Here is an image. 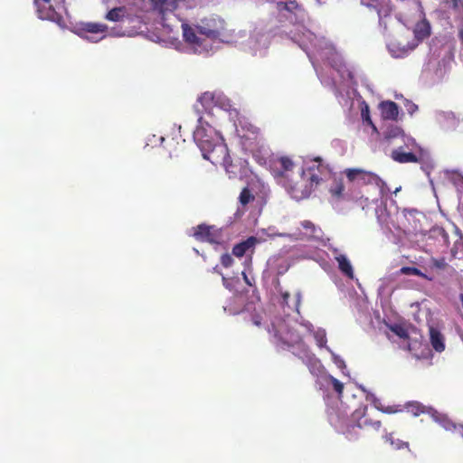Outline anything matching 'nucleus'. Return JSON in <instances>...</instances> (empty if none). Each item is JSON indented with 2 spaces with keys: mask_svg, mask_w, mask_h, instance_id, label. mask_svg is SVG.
Masks as SVG:
<instances>
[{
  "mask_svg": "<svg viewBox=\"0 0 463 463\" xmlns=\"http://www.w3.org/2000/svg\"><path fill=\"white\" fill-rule=\"evenodd\" d=\"M252 323L258 327L264 323L273 343L278 345L295 346L302 344L300 334L279 317H275L268 323L264 316L256 314L252 317Z\"/></svg>",
  "mask_w": 463,
  "mask_h": 463,
  "instance_id": "obj_1",
  "label": "nucleus"
},
{
  "mask_svg": "<svg viewBox=\"0 0 463 463\" xmlns=\"http://www.w3.org/2000/svg\"><path fill=\"white\" fill-rule=\"evenodd\" d=\"M196 29L200 34L213 41L229 43L232 38V33L228 29L226 22L219 16L203 18L196 24Z\"/></svg>",
  "mask_w": 463,
  "mask_h": 463,
  "instance_id": "obj_2",
  "label": "nucleus"
},
{
  "mask_svg": "<svg viewBox=\"0 0 463 463\" xmlns=\"http://www.w3.org/2000/svg\"><path fill=\"white\" fill-rule=\"evenodd\" d=\"M197 122L194 139L202 151L203 158L209 160L210 156L215 154V148L224 143L218 140L215 130L203 120V116H199Z\"/></svg>",
  "mask_w": 463,
  "mask_h": 463,
  "instance_id": "obj_3",
  "label": "nucleus"
},
{
  "mask_svg": "<svg viewBox=\"0 0 463 463\" xmlns=\"http://www.w3.org/2000/svg\"><path fill=\"white\" fill-rule=\"evenodd\" d=\"M209 161L213 165H222L231 179L241 178L243 175V162L240 158L232 159L226 144L218 146L215 154L210 156Z\"/></svg>",
  "mask_w": 463,
  "mask_h": 463,
  "instance_id": "obj_4",
  "label": "nucleus"
},
{
  "mask_svg": "<svg viewBox=\"0 0 463 463\" xmlns=\"http://www.w3.org/2000/svg\"><path fill=\"white\" fill-rule=\"evenodd\" d=\"M177 7V0H157L153 5L154 11L160 17L162 25L167 28L168 32H173L181 22L175 14Z\"/></svg>",
  "mask_w": 463,
  "mask_h": 463,
  "instance_id": "obj_5",
  "label": "nucleus"
},
{
  "mask_svg": "<svg viewBox=\"0 0 463 463\" xmlns=\"http://www.w3.org/2000/svg\"><path fill=\"white\" fill-rule=\"evenodd\" d=\"M243 148L252 154L260 152L263 146V137L260 129L255 126L249 125L247 132L241 136Z\"/></svg>",
  "mask_w": 463,
  "mask_h": 463,
  "instance_id": "obj_6",
  "label": "nucleus"
},
{
  "mask_svg": "<svg viewBox=\"0 0 463 463\" xmlns=\"http://www.w3.org/2000/svg\"><path fill=\"white\" fill-rule=\"evenodd\" d=\"M180 23L184 42L189 44L195 52L202 53L207 52L208 50L203 45V40L196 33V32H198L196 26L193 27L184 22Z\"/></svg>",
  "mask_w": 463,
  "mask_h": 463,
  "instance_id": "obj_7",
  "label": "nucleus"
},
{
  "mask_svg": "<svg viewBox=\"0 0 463 463\" xmlns=\"http://www.w3.org/2000/svg\"><path fill=\"white\" fill-rule=\"evenodd\" d=\"M194 238L203 242H209L212 244L220 243L221 234L217 229L213 226H208L205 224H200L196 227L194 233Z\"/></svg>",
  "mask_w": 463,
  "mask_h": 463,
  "instance_id": "obj_8",
  "label": "nucleus"
},
{
  "mask_svg": "<svg viewBox=\"0 0 463 463\" xmlns=\"http://www.w3.org/2000/svg\"><path fill=\"white\" fill-rule=\"evenodd\" d=\"M366 406L356 409L352 413V420L357 422L359 430L372 429L373 430H379L382 426V422L380 420H373V419L366 417Z\"/></svg>",
  "mask_w": 463,
  "mask_h": 463,
  "instance_id": "obj_9",
  "label": "nucleus"
},
{
  "mask_svg": "<svg viewBox=\"0 0 463 463\" xmlns=\"http://www.w3.org/2000/svg\"><path fill=\"white\" fill-rule=\"evenodd\" d=\"M304 232H297L293 234L296 240L302 241H318L322 237V230L320 227L315 225L311 221L305 220L300 222Z\"/></svg>",
  "mask_w": 463,
  "mask_h": 463,
  "instance_id": "obj_10",
  "label": "nucleus"
},
{
  "mask_svg": "<svg viewBox=\"0 0 463 463\" xmlns=\"http://www.w3.org/2000/svg\"><path fill=\"white\" fill-rule=\"evenodd\" d=\"M287 189L291 197L298 201L308 197L314 190L307 180H304V176L302 175L299 181L293 184H288Z\"/></svg>",
  "mask_w": 463,
  "mask_h": 463,
  "instance_id": "obj_11",
  "label": "nucleus"
},
{
  "mask_svg": "<svg viewBox=\"0 0 463 463\" xmlns=\"http://www.w3.org/2000/svg\"><path fill=\"white\" fill-rule=\"evenodd\" d=\"M81 32L83 33H90V34H101L100 37L96 36H89L85 35V39L91 41V42H98L106 36V33L108 31V25L105 24L100 23H85L82 24Z\"/></svg>",
  "mask_w": 463,
  "mask_h": 463,
  "instance_id": "obj_12",
  "label": "nucleus"
},
{
  "mask_svg": "<svg viewBox=\"0 0 463 463\" xmlns=\"http://www.w3.org/2000/svg\"><path fill=\"white\" fill-rule=\"evenodd\" d=\"M345 175L351 182L359 180L364 184L375 183L377 185H379L380 183H383L378 175L361 169H346Z\"/></svg>",
  "mask_w": 463,
  "mask_h": 463,
  "instance_id": "obj_13",
  "label": "nucleus"
},
{
  "mask_svg": "<svg viewBox=\"0 0 463 463\" xmlns=\"http://www.w3.org/2000/svg\"><path fill=\"white\" fill-rule=\"evenodd\" d=\"M217 105L215 94L213 92L206 91L197 99V103L194 104V109L196 115L202 116L203 111H209Z\"/></svg>",
  "mask_w": 463,
  "mask_h": 463,
  "instance_id": "obj_14",
  "label": "nucleus"
},
{
  "mask_svg": "<svg viewBox=\"0 0 463 463\" xmlns=\"http://www.w3.org/2000/svg\"><path fill=\"white\" fill-rule=\"evenodd\" d=\"M299 357L308 366L311 373L317 374L323 369L320 360L304 345H302Z\"/></svg>",
  "mask_w": 463,
  "mask_h": 463,
  "instance_id": "obj_15",
  "label": "nucleus"
},
{
  "mask_svg": "<svg viewBox=\"0 0 463 463\" xmlns=\"http://www.w3.org/2000/svg\"><path fill=\"white\" fill-rule=\"evenodd\" d=\"M325 170L326 167L319 164L303 170L301 175L304 176V180L307 179L309 184L315 189L323 180L322 174Z\"/></svg>",
  "mask_w": 463,
  "mask_h": 463,
  "instance_id": "obj_16",
  "label": "nucleus"
},
{
  "mask_svg": "<svg viewBox=\"0 0 463 463\" xmlns=\"http://www.w3.org/2000/svg\"><path fill=\"white\" fill-rule=\"evenodd\" d=\"M379 107L383 118L389 120H396L398 118L399 108L395 102L391 100L382 101Z\"/></svg>",
  "mask_w": 463,
  "mask_h": 463,
  "instance_id": "obj_17",
  "label": "nucleus"
},
{
  "mask_svg": "<svg viewBox=\"0 0 463 463\" xmlns=\"http://www.w3.org/2000/svg\"><path fill=\"white\" fill-rule=\"evenodd\" d=\"M257 242L258 239L254 236H250L247 240L235 244L232 248V254L238 258H241L244 256L248 250H253Z\"/></svg>",
  "mask_w": 463,
  "mask_h": 463,
  "instance_id": "obj_18",
  "label": "nucleus"
},
{
  "mask_svg": "<svg viewBox=\"0 0 463 463\" xmlns=\"http://www.w3.org/2000/svg\"><path fill=\"white\" fill-rule=\"evenodd\" d=\"M391 157L400 164L417 163L418 156L411 152H405L402 146L392 150Z\"/></svg>",
  "mask_w": 463,
  "mask_h": 463,
  "instance_id": "obj_19",
  "label": "nucleus"
},
{
  "mask_svg": "<svg viewBox=\"0 0 463 463\" xmlns=\"http://www.w3.org/2000/svg\"><path fill=\"white\" fill-rule=\"evenodd\" d=\"M429 332H430V344H431V346L433 347V349L439 353L444 351V349H445L444 336L440 333V331L437 327L430 326L429 327Z\"/></svg>",
  "mask_w": 463,
  "mask_h": 463,
  "instance_id": "obj_20",
  "label": "nucleus"
},
{
  "mask_svg": "<svg viewBox=\"0 0 463 463\" xmlns=\"http://www.w3.org/2000/svg\"><path fill=\"white\" fill-rule=\"evenodd\" d=\"M360 430L357 426L356 421L352 420V417L347 420L345 425V429L342 430V433L345 436V438L350 441L357 440L360 437Z\"/></svg>",
  "mask_w": 463,
  "mask_h": 463,
  "instance_id": "obj_21",
  "label": "nucleus"
},
{
  "mask_svg": "<svg viewBox=\"0 0 463 463\" xmlns=\"http://www.w3.org/2000/svg\"><path fill=\"white\" fill-rule=\"evenodd\" d=\"M338 263L339 270L349 279L354 278V269L351 262L345 255L339 254L335 257Z\"/></svg>",
  "mask_w": 463,
  "mask_h": 463,
  "instance_id": "obj_22",
  "label": "nucleus"
},
{
  "mask_svg": "<svg viewBox=\"0 0 463 463\" xmlns=\"http://www.w3.org/2000/svg\"><path fill=\"white\" fill-rule=\"evenodd\" d=\"M414 36L417 40H423L430 34V25L426 19L418 22L413 30Z\"/></svg>",
  "mask_w": 463,
  "mask_h": 463,
  "instance_id": "obj_23",
  "label": "nucleus"
},
{
  "mask_svg": "<svg viewBox=\"0 0 463 463\" xmlns=\"http://www.w3.org/2000/svg\"><path fill=\"white\" fill-rule=\"evenodd\" d=\"M431 417L446 430H453L457 429V425L450 419L437 411H431Z\"/></svg>",
  "mask_w": 463,
  "mask_h": 463,
  "instance_id": "obj_24",
  "label": "nucleus"
},
{
  "mask_svg": "<svg viewBox=\"0 0 463 463\" xmlns=\"http://www.w3.org/2000/svg\"><path fill=\"white\" fill-rule=\"evenodd\" d=\"M406 409L414 416H419L422 413H430L433 411L431 408H427L419 402H410L406 404Z\"/></svg>",
  "mask_w": 463,
  "mask_h": 463,
  "instance_id": "obj_25",
  "label": "nucleus"
},
{
  "mask_svg": "<svg viewBox=\"0 0 463 463\" xmlns=\"http://www.w3.org/2000/svg\"><path fill=\"white\" fill-rule=\"evenodd\" d=\"M455 233L458 239L450 249V255L453 259H456L458 254L463 251V233L458 227H455Z\"/></svg>",
  "mask_w": 463,
  "mask_h": 463,
  "instance_id": "obj_26",
  "label": "nucleus"
},
{
  "mask_svg": "<svg viewBox=\"0 0 463 463\" xmlns=\"http://www.w3.org/2000/svg\"><path fill=\"white\" fill-rule=\"evenodd\" d=\"M126 13V8L124 6L120 7H115L109 10L106 15L105 18L111 22H118L122 20Z\"/></svg>",
  "mask_w": 463,
  "mask_h": 463,
  "instance_id": "obj_27",
  "label": "nucleus"
},
{
  "mask_svg": "<svg viewBox=\"0 0 463 463\" xmlns=\"http://www.w3.org/2000/svg\"><path fill=\"white\" fill-rule=\"evenodd\" d=\"M400 273L402 275L418 276L429 281H431L433 279L431 277H429L427 274L423 273L420 269H419L416 267H402L400 269Z\"/></svg>",
  "mask_w": 463,
  "mask_h": 463,
  "instance_id": "obj_28",
  "label": "nucleus"
},
{
  "mask_svg": "<svg viewBox=\"0 0 463 463\" xmlns=\"http://www.w3.org/2000/svg\"><path fill=\"white\" fill-rule=\"evenodd\" d=\"M384 439L386 442L390 443V445L394 449H409V443L402 441L399 439H394L392 433H388L384 436Z\"/></svg>",
  "mask_w": 463,
  "mask_h": 463,
  "instance_id": "obj_29",
  "label": "nucleus"
},
{
  "mask_svg": "<svg viewBox=\"0 0 463 463\" xmlns=\"http://www.w3.org/2000/svg\"><path fill=\"white\" fill-rule=\"evenodd\" d=\"M326 381L328 384L332 385L334 391L337 393L338 398H341L344 392V383L332 375H328Z\"/></svg>",
  "mask_w": 463,
  "mask_h": 463,
  "instance_id": "obj_30",
  "label": "nucleus"
},
{
  "mask_svg": "<svg viewBox=\"0 0 463 463\" xmlns=\"http://www.w3.org/2000/svg\"><path fill=\"white\" fill-rule=\"evenodd\" d=\"M430 267L437 270H445L449 268V264L444 257L441 258H430Z\"/></svg>",
  "mask_w": 463,
  "mask_h": 463,
  "instance_id": "obj_31",
  "label": "nucleus"
},
{
  "mask_svg": "<svg viewBox=\"0 0 463 463\" xmlns=\"http://www.w3.org/2000/svg\"><path fill=\"white\" fill-rule=\"evenodd\" d=\"M255 196L248 187H244L239 195V202L242 206H246L249 203L253 202Z\"/></svg>",
  "mask_w": 463,
  "mask_h": 463,
  "instance_id": "obj_32",
  "label": "nucleus"
},
{
  "mask_svg": "<svg viewBox=\"0 0 463 463\" xmlns=\"http://www.w3.org/2000/svg\"><path fill=\"white\" fill-rule=\"evenodd\" d=\"M286 12L297 15L298 13H304L305 9L302 5H300L296 0L288 1V6L285 9Z\"/></svg>",
  "mask_w": 463,
  "mask_h": 463,
  "instance_id": "obj_33",
  "label": "nucleus"
},
{
  "mask_svg": "<svg viewBox=\"0 0 463 463\" xmlns=\"http://www.w3.org/2000/svg\"><path fill=\"white\" fill-rule=\"evenodd\" d=\"M390 329L397 336L402 339L408 340L410 338L408 330L402 325L394 324L390 326Z\"/></svg>",
  "mask_w": 463,
  "mask_h": 463,
  "instance_id": "obj_34",
  "label": "nucleus"
},
{
  "mask_svg": "<svg viewBox=\"0 0 463 463\" xmlns=\"http://www.w3.org/2000/svg\"><path fill=\"white\" fill-rule=\"evenodd\" d=\"M314 338L317 342V345L318 347L322 348L325 347L326 345V331L323 329H318L314 332Z\"/></svg>",
  "mask_w": 463,
  "mask_h": 463,
  "instance_id": "obj_35",
  "label": "nucleus"
},
{
  "mask_svg": "<svg viewBox=\"0 0 463 463\" xmlns=\"http://www.w3.org/2000/svg\"><path fill=\"white\" fill-rule=\"evenodd\" d=\"M344 191H345V186L341 182L336 183L334 186H332L330 188L331 195L337 200L344 198Z\"/></svg>",
  "mask_w": 463,
  "mask_h": 463,
  "instance_id": "obj_36",
  "label": "nucleus"
},
{
  "mask_svg": "<svg viewBox=\"0 0 463 463\" xmlns=\"http://www.w3.org/2000/svg\"><path fill=\"white\" fill-rule=\"evenodd\" d=\"M279 163L280 168H281V170H283V172L290 171V170H292V168L294 166L293 161L288 156H281L279 159Z\"/></svg>",
  "mask_w": 463,
  "mask_h": 463,
  "instance_id": "obj_37",
  "label": "nucleus"
},
{
  "mask_svg": "<svg viewBox=\"0 0 463 463\" xmlns=\"http://www.w3.org/2000/svg\"><path fill=\"white\" fill-rule=\"evenodd\" d=\"M49 20L55 22L58 24H61L64 23L62 15L57 13L54 9H50V14L47 17Z\"/></svg>",
  "mask_w": 463,
  "mask_h": 463,
  "instance_id": "obj_38",
  "label": "nucleus"
},
{
  "mask_svg": "<svg viewBox=\"0 0 463 463\" xmlns=\"http://www.w3.org/2000/svg\"><path fill=\"white\" fill-rule=\"evenodd\" d=\"M49 20L55 22L58 24H61L64 23L62 15L57 13L54 9H50V14L47 17Z\"/></svg>",
  "mask_w": 463,
  "mask_h": 463,
  "instance_id": "obj_39",
  "label": "nucleus"
},
{
  "mask_svg": "<svg viewBox=\"0 0 463 463\" xmlns=\"http://www.w3.org/2000/svg\"><path fill=\"white\" fill-rule=\"evenodd\" d=\"M49 20L55 22L58 24H61L64 23L62 15L57 13L54 9H50V14L47 17Z\"/></svg>",
  "mask_w": 463,
  "mask_h": 463,
  "instance_id": "obj_40",
  "label": "nucleus"
},
{
  "mask_svg": "<svg viewBox=\"0 0 463 463\" xmlns=\"http://www.w3.org/2000/svg\"><path fill=\"white\" fill-rule=\"evenodd\" d=\"M360 4L370 10L377 11L378 13H380L377 0H360Z\"/></svg>",
  "mask_w": 463,
  "mask_h": 463,
  "instance_id": "obj_41",
  "label": "nucleus"
},
{
  "mask_svg": "<svg viewBox=\"0 0 463 463\" xmlns=\"http://www.w3.org/2000/svg\"><path fill=\"white\" fill-rule=\"evenodd\" d=\"M172 146H174V152H175V155L172 154V151L170 150L169 151V156L172 157L173 156H178L179 154L183 151V146H178V143L177 142H175L174 139L170 140L167 144V148H171Z\"/></svg>",
  "mask_w": 463,
  "mask_h": 463,
  "instance_id": "obj_42",
  "label": "nucleus"
},
{
  "mask_svg": "<svg viewBox=\"0 0 463 463\" xmlns=\"http://www.w3.org/2000/svg\"><path fill=\"white\" fill-rule=\"evenodd\" d=\"M221 263L223 267L229 268L232 265L233 259L232 258V256L230 254H227V253L222 254L221 257Z\"/></svg>",
  "mask_w": 463,
  "mask_h": 463,
  "instance_id": "obj_43",
  "label": "nucleus"
},
{
  "mask_svg": "<svg viewBox=\"0 0 463 463\" xmlns=\"http://www.w3.org/2000/svg\"><path fill=\"white\" fill-rule=\"evenodd\" d=\"M402 131L400 128H395L394 129L391 130L388 134H387V137H397L399 136L400 134H402Z\"/></svg>",
  "mask_w": 463,
  "mask_h": 463,
  "instance_id": "obj_44",
  "label": "nucleus"
},
{
  "mask_svg": "<svg viewBox=\"0 0 463 463\" xmlns=\"http://www.w3.org/2000/svg\"><path fill=\"white\" fill-rule=\"evenodd\" d=\"M288 6V2L279 1L277 3V10L281 13L285 11Z\"/></svg>",
  "mask_w": 463,
  "mask_h": 463,
  "instance_id": "obj_45",
  "label": "nucleus"
},
{
  "mask_svg": "<svg viewBox=\"0 0 463 463\" xmlns=\"http://www.w3.org/2000/svg\"><path fill=\"white\" fill-rule=\"evenodd\" d=\"M290 295L288 292H285L282 294V304L285 305V306H288V307H290L289 304H288V298H289Z\"/></svg>",
  "mask_w": 463,
  "mask_h": 463,
  "instance_id": "obj_46",
  "label": "nucleus"
},
{
  "mask_svg": "<svg viewBox=\"0 0 463 463\" xmlns=\"http://www.w3.org/2000/svg\"><path fill=\"white\" fill-rule=\"evenodd\" d=\"M452 6L454 9H458L463 6V0H452Z\"/></svg>",
  "mask_w": 463,
  "mask_h": 463,
  "instance_id": "obj_47",
  "label": "nucleus"
},
{
  "mask_svg": "<svg viewBox=\"0 0 463 463\" xmlns=\"http://www.w3.org/2000/svg\"><path fill=\"white\" fill-rule=\"evenodd\" d=\"M438 232H439V235H441V236H442V238L444 239V241H445L446 242H448V241H449V235H448L447 232H446L444 229H442V228H441V229H439V230H438Z\"/></svg>",
  "mask_w": 463,
  "mask_h": 463,
  "instance_id": "obj_48",
  "label": "nucleus"
},
{
  "mask_svg": "<svg viewBox=\"0 0 463 463\" xmlns=\"http://www.w3.org/2000/svg\"><path fill=\"white\" fill-rule=\"evenodd\" d=\"M213 272H215L222 277L223 285L226 286V278L223 276L222 271L219 269L218 266L213 268Z\"/></svg>",
  "mask_w": 463,
  "mask_h": 463,
  "instance_id": "obj_49",
  "label": "nucleus"
},
{
  "mask_svg": "<svg viewBox=\"0 0 463 463\" xmlns=\"http://www.w3.org/2000/svg\"><path fill=\"white\" fill-rule=\"evenodd\" d=\"M299 305H300V294H299V293H298V294L296 295V301H295V306H294V308L296 309V311H297L298 313H299V311H298Z\"/></svg>",
  "mask_w": 463,
  "mask_h": 463,
  "instance_id": "obj_50",
  "label": "nucleus"
},
{
  "mask_svg": "<svg viewBox=\"0 0 463 463\" xmlns=\"http://www.w3.org/2000/svg\"><path fill=\"white\" fill-rule=\"evenodd\" d=\"M382 411L385 413H393L396 412L397 411L393 410L392 407H387L385 409H383Z\"/></svg>",
  "mask_w": 463,
  "mask_h": 463,
  "instance_id": "obj_51",
  "label": "nucleus"
},
{
  "mask_svg": "<svg viewBox=\"0 0 463 463\" xmlns=\"http://www.w3.org/2000/svg\"><path fill=\"white\" fill-rule=\"evenodd\" d=\"M242 275H243L244 281H245L248 285L251 286V283H250V279H248V277H247L246 273H245V272H242Z\"/></svg>",
  "mask_w": 463,
  "mask_h": 463,
  "instance_id": "obj_52",
  "label": "nucleus"
},
{
  "mask_svg": "<svg viewBox=\"0 0 463 463\" xmlns=\"http://www.w3.org/2000/svg\"><path fill=\"white\" fill-rule=\"evenodd\" d=\"M406 349H407L408 351H411V344H410V343H408V344H407V345H406Z\"/></svg>",
  "mask_w": 463,
  "mask_h": 463,
  "instance_id": "obj_53",
  "label": "nucleus"
},
{
  "mask_svg": "<svg viewBox=\"0 0 463 463\" xmlns=\"http://www.w3.org/2000/svg\"><path fill=\"white\" fill-rule=\"evenodd\" d=\"M413 213H417L416 210H411V211H409V213L412 214Z\"/></svg>",
  "mask_w": 463,
  "mask_h": 463,
  "instance_id": "obj_54",
  "label": "nucleus"
},
{
  "mask_svg": "<svg viewBox=\"0 0 463 463\" xmlns=\"http://www.w3.org/2000/svg\"><path fill=\"white\" fill-rule=\"evenodd\" d=\"M366 120H368L369 124H372V121L371 119L369 118V117L366 118Z\"/></svg>",
  "mask_w": 463,
  "mask_h": 463,
  "instance_id": "obj_55",
  "label": "nucleus"
},
{
  "mask_svg": "<svg viewBox=\"0 0 463 463\" xmlns=\"http://www.w3.org/2000/svg\"><path fill=\"white\" fill-rule=\"evenodd\" d=\"M316 2L321 4L322 0H316Z\"/></svg>",
  "mask_w": 463,
  "mask_h": 463,
  "instance_id": "obj_56",
  "label": "nucleus"
},
{
  "mask_svg": "<svg viewBox=\"0 0 463 463\" xmlns=\"http://www.w3.org/2000/svg\"><path fill=\"white\" fill-rule=\"evenodd\" d=\"M44 3H50V0H43Z\"/></svg>",
  "mask_w": 463,
  "mask_h": 463,
  "instance_id": "obj_57",
  "label": "nucleus"
}]
</instances>
